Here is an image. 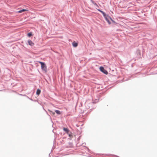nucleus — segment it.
<instances>
[{
    "label": "nucleus",
    "mask_w": 157,
    "mask_h": 157,
    "mask_svg": "<svg viewBox=\"0 0 157 157\" xmlns=\"http://www.w3.org/2000/svg\"><path fill=\"white\" fill-rule=\"evenodd\" d=\"M41 68L45 72H46L47 71V67L45 63L41 65Z\"/></svg>",
    "instance_id": "obj_1"
},
{
    "label": "nucleus",
    "mask_w": 157,
    "mask_h": 157,
    "mask_svg": "<svg viewBox=\"0 0 157 157\" xmlns=\"http://www.w3.org/2000/svg\"><path fill=\"white\" fill-rule=\"evenodd\" d=\"M100 70L105 75H107L108 73L107 71L106 70H105L104 68L102 67H100Z\"/></svg>",
    "instance_id": "obj_2"
},
{
    "label": "nucleus",
    "mask_w": 157,
    "mask_h": 157,
    "mask_svg": "<svg viewBox=\"0 0 157 157\" xmlns=\"http://www.w3.org/2000/svg\"><path fill=\"white\" fill-rule=\"evenodd\" d=\"M28 44L31 46H33L34 45V43L30 40H29L28 41Z\"/></svg>",
    "instance_id": "obj_3"
},
{
    "label": "nucleus",
    "mask_w": 157,
    "mask_h": 157,
    "mask_svg": "<svg viewBox=\"0 0 157 157\" xmlns=\"http://www.w3.org/2000/svg\"><path fill=\"white\" fill-rule=\"evenodd\" d=\"M63 130L65 131L66 133L69 134V136H70V135L69 134L70 132L69 131L67 128H63Z\"/></svg>",
    "instance_id": "obj_4"
},
{
    "label": "nucleus",
    "mask_w": 157,
    "mask_h": 157,
    "mask_svg": "<svg viewBox=\"0 0 157 157\" xmlns=\"http://www.w3.org/2000/svg\"><path fill=\"white\" fill-rule=\"evenodd\" d=\"M98 10L101 13H102L103 15V16L104 17H105L106 16V14L105 12H103V11H101L100 10L98 9Z\"/></svg>",
    "instance_id": "obj_5"
},
{
    "label": "nucleus",
    "mask_w": 157,
    "mask_h": 157,
    "mask_svg": "<svg viewBox=\"0 0 157 157\" xmlns=\"http://www.w3.org/2000/svg\"><path fill=\"white\" fill-rule=\"evenodd\" d=\"M28 11V10H26V9H23L21 10H20L19 11H18V12L19 13H21V12H24L25 11Z\"/></svg>",
    "instance_id": "obj_6"
},
{
    "label": "nucleus",
    "mask_w": 157,
    "mask_h": 157,
    "mask_svg": "<svg viewBox=\"0 0 157 157\" xmlns=\"http://www.w3.org/2000/svg\"><path fill=\"white\" fill-rule=\"evenodd\" d=\"M41 91L39 89H37L36 92V94L39 95Z\"/></svg>",
    "instance_id": "obj_7"
},
{
    "label": "nucleus",
    "mask_w": 157,
    "mask_h": 157,
    "mask_svg": "<svg viewBox=\"0 0 157 157\" xmlns=\"http://www.w3.org/2000/svg\"><path fill=\"white\" fill-rule=\"evenodd\" d=\"M72 45L73 47H76L78 46V43L76 42L73 43Z\"/></svg>",
    "instance_id": "obj_8"
},
{
    "label": "nucleus",
    "mask_w": 157,
    "mask_h": 157,
    "mask_svg": "<svg viewBox=\"0 0 157 157\" xmlns=\"http://www.w3.org/2000/svg\"><path fill=\"white\" fill-rule=\"evenodd\" d=\"M104 17L105 18L106 21L108 22L109 24H110L111 23V22H110L109 20L108 19V18H107V16L106 15V16L105 17Z\"/></svg>",
    "instance_id": "obj_9"
},
{
    "label": "nucleus",
    "mask_w": 157,
    "mask_h": 157,
    "mask_svg": "<svg viewBox=\"0 0 157 157\" xmlns=\"http://www.w3.org/2000/svg\"><path fill=\"white\" fill-rule=\"evenodd\" d=\"M55 111L56 112V113L57 114H61V112L59 110H55Z\"/></svg>",
    "instance_id": "obj_10"
},
{
    "label": "nucleus",
    "mask_w": 157,
    "mask_h": 157,
    "mask_svg": "<svg viewBox=\"0 0 157 157\" xmlns=\"http://www.w3.org/2000/svg\"><path fill=\"white\" fill-rule=\"evenodd\" d=\"M27 35L28 36L30 37L31 36L33 35V34H32V33H29L27 34Z\"/></svg>",
    "instance_id": "obj_11"
},
{
    "label": "nucleus",
    "mask_w": 157,
    "mask_h": 157,
    "mask_svg": "<svg viewBox=\"0 0 157 157\" xmlns=\"http://www.w3.org/2000/svg\"><path fill=\"white\" fill-rule=\"evenodd\" d=\"M39 63L41 64V65L44 63L40 61L39 62Z\"/></svg>",
    "instance_id": "obj_12"
},
{
    "label": "nucleus",
    "mask_w": 157,
    "mask_h": 157,
    "mask_svg": "<svg viewBox=\"0 0 157 157\" xmlns=\"http://www.w3.org/2000/svg\"><path fill=\"white\" fill-rule=\"evenodd\" d=\"M93 3L94 4V5H95V6H98V5H97V4L96 3H94H94Z\"/></svg>",
    "instance_id": "obj_13"
},
{
    "label": "nucleus",
    "mask_w": 157,
    "mask_h": 157,
    "mask_svg": "<svg viewBox=\"0 0 157 157\" xmlns=\"http://www.w3.org/2000/svg\"><path fill=\"white\" fill-rule=\"evenodd\" d=\"M91 2H92V3H94V2L93 1V0H91Z\"/></svg>",
    "instance_id": "obj_14"
}]
</instances>
